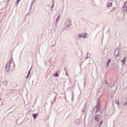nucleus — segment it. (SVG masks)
I'll return each instance as SVG.
<instances>
[{"instance_id":"obj_13","label":"nucleus","mask_w":127,"mask_h":127,"mask_svg":"<svg viewBox=\"0 0 127 127\" xmlns=\"http://www.w3.org/2000/svg\"><path fill=\"white\" fill-rule=\"evenodd\" d=\"M115 103L117 105H118V106H120V101H119V99H116Z\"/></svg>"},{"instance_id":"obj_30","label":"nucleus","mask_w":127,"mask_h":127,"mask_svg":"<svg viewBox=\"0 0 127 127\" xmlns=\"http://www.w3.org/2000/svg\"><path fill=\"white\" fill-rule=\"evenodd\" d=\"M66 21H68V19H66Z\"/></svg>"},{"instance_id":"obj_7","label":"nucleus","mask_w":127,"mask_h":127,"mask_svg":"<svg viewBox=\"0 0 127 127\" xmlns=\"http://www.w3.org/2000/svg\"><path fill=\"white\" fill-rule=\"evenodd\" d=\"M127 61V57L124 58L123 60H121V62L123 65H125L126 64V62Z\"/></svg>"},{"instance_id":"obj_25","label":"nucleus","mask_w":127,"mask_h":127,"mask_svg":"<svg viewBox=\"0 0 127 127\" xmlns=\"http://www.w3.org/2000/svg\"><path fill=\"white\" fill-rule=\"evenodd\" d=\"M0 101H1V98H0Z\"/></svg>"},{"instance_id":"obj_12","label":"nucleus","mask_w":127,"mask_h":127,"mask_svg":"<svg viewBox=\"0 0 127 127\" xmlns=\"http://www.w3.org/2000/svg\"><path fill=\"white\" fill-rule=\"evenodd\" d=\"M59 18H60V16H58L56 20L55 24H57L58 23V21H59Z\"/></svg>"},{"instance_id":"obj_15","label":"nucleus","mask_w":127,"mask_h":127,"mask_svg":"<svg viewBox=\"0 0 127 127\" xmlns=\"http://www.w3.org/2000/svg\"><path fill=\"white\" fill-rule=\"evenodd\" d=\"M103 120L100 122V124L99 125L98 127H102V125H103Z\"/></svg>"},{"instance_id":"obj_9","label":"nucleus","mask_w":127,"mask_h":127,"mask_svg":"<svg viewBox=\"0 0 127 127\" xmlns=\"http://www.w3.org/2000/svg\"><path fill=\"white\" fill-rule=\"evenodd\" d=\"M77 37L79 39L82 38V37L83 38L84 37V34H79L78 36Z\"/></svg>"},{"instance_id":"obj_8","label":"nucleus","mask_w":127,"mask_h":127,"mask_svg":"<svg viewBox=\"0 0 127 127\" xmlns=\"http://www.w3.org/2000/svg\"><path fill=\"white\" fill-rule=\"evenodd\" d=\"M107 7H112L113 6V2H109L107 3Z\"/></svg>"},{"instance_id":"obj_3","label":"nucleus","mask_w":127,"mask_h":127,"mask_svg":"<svg viewBox=\"0 0 127 127\" xmlns=\"http://www.w3.org/2000/svg\"><path fill=\"white\" fill-rule=\"evenodd\" d=\"M122 11H127V2H124V5L121 8Z\"/></svg>"},{"instance_id":"obj_11","label":"nucleus","mask_w":127,"mask_h":127,"mask_svg":"<svg viewBox=\"0 0 127 127\" xmlns=\"http://www.w3.org/2000/svg\"><path fill=\"white\" fill-rule=\"evenodd\" d=\"M112 61V60L111 59H108V62H107V64L106 65V68H108V67L109 66V64H110V63H111V62Z\"/></svg>"},{"instance_id":"obj_2","label":"nucleus","mask_w":127,"mask_h":127,"mask_svg":"<svg viewBox=\"0 0 127 127\" xmlns=\"http://www.w3.org/2000/svg\"><path fill=\"white\" fill-rule=\"evenodd\" d=\"M101 111V109L100 107H95L92 110V113H94V114H97L98 112H100Z\"/></svg>"},{"instance_id":"obj_24","label":"nucleus","mask_w":127,"mask_h":127,"mask_svg":"<svg viewBox=\"0 0 127 127\" xmlns=\"http://www.w3.org/2000/svg\"><path fill=\"white\" fill-rule=\"evenodd\" d=\"M71 100H73V96H72L71 97Z\"/></svg>"},{"instance_id":"obj_18","label":"nucleus","mask_w":127,"mask_h":127,"mask_svg":"<svg viewBox=\"0 0 127 127\" xmlns=\"http://www.w3.org/2000/svg\"><path fill=\"white\" fill-rule=\"evenodd\" d=\"M30 71H31V68L30 69L28 73V76L26 77V78H28V77H29V75H30Z\"/></svg>"},{"instance_id":"obj_5","label":"nucleus","mask_w":127,"mask_h":127,"mask_svg":"<svg viewBox=\"0 0 127 127\" xmlns=\"http://www.w3.org/2000/svg\"><path fill=\"white\" fill-rule=\"evenodd\" d=\"M100 118H101V115H96L94 117V120L96 122H99L100 121Z\"/></svg>"},{"instance_id":"obj_1","label":"nucleus","mask_w":127,"mask_h":127,"mask_svg":"<svg viewBox=\"0 0 127 127\" xmlns=\"http://www.w3.org/2000/svg\"><path fill=\"white\" fill-rule=\"evenodd\" d=\"M11 61H10L5 65V68L7 72H8V71H9V69L10 68V64H11Z\"/></svg>"},{"instance_id":"obj_27","label":"nucleus","mask_w":127,"mask_h":127,"mask_svg":"<svg viewBox=\"0 0 127 127\" xmlns=\"http://www.w3.org/2000/svg\"><path fill=\"white\" fill-rule=\"evenodd\" d=\"M64 98H65V100H66V96H65V97H64Z\"/></svg>"},{"instance_id":"obj_21","label":"nucleus","mask_w":127,"mask_h":127,"mask_svg":"<svg viewBox=\"0 0 127 127\" xmlns=\"http://www.w3.org/2000/svg\"><path fill=\"white\" fill-rule=\"evenodd\" d=\"M66 27H70V25L67 24V25H66Z\"/></svg>"},{"instance_id":"obj_16","label":"nucleus","mask_w":127,"mask_h":127,"mask_svg":"<svg viewBox=\"0 0 127 127\" xmlns=\"http://www.w3.org/2000/svg\"><path fill=\"white\" fill-rule=\"evenodd\" d=\"M123 107L124 108L127 107V102H126L124 103V104Z\"/></svg>"},{"instance_id":"obj_23","label":"nucleus","mask_w":127,"mask_h":127,"mask_svg":"<svg viewBox=\"0 0 127 127\" xmlns=\"http://www.w3.org/2000/svg\"><path fill=\"white\" fill-rule=\"evenodd\" d=\"M68 23H71V21L69 20L68 21Z\"/></svg>"},{"instance_id":"obj_6","label":"nucleus","mask_w":127,"mask_h":127,"mask_svg":"<svg viewBox=\"0 0 127 127\" xmlns=\"http://www.w3.org/2000/svg\"><path fill=\"white\" fill-rule=\"evenodd\" d=\"M95 107H97L100 108L101 107V101L100 100V99H98L97 100V103Z\"/></svg>"},{"instance_id":"obj_10","label":"nucleus","mask_w":127,"mask_h":127,"mask_svg":"<svg viewBox=\"0 0 127 127\" xmlns=\"http://www.w3.org/2000/svg\"><path fill=\"white\" fill-rule=\"evenodd\" d=\"M32 116L34 120H35V119L38 117V113L33 114Z\"/></svg>"},{"instance_id":"obj_4","label":"nucleus","mask_w":127,"mask_h":127,"mask_svg":"<svg viewBox=\"0 0 127 127\" xmlns=\"http://www.w3.org/2000/svg\"><path fill=\"white\" fill-rule=\"evenodd\" d=\"M114 55L116 56V57L120 56V49H119V48H117L115 51Z\"/></svg>"},{"instance_id":"obj_26","label":"nucleus","mask_w":127,"mask_h":127,"mask_svg":"<svg viewBox=\"0 0 127 127\" xmlns=\"http://www.w3.org/2000/svg\"><path fill=\"white\" fill-rule=\"evenodd\" d=\"M2 105H3V103H2V104H1V106H2Z\"/></svg>"},{"instance_id":"obj_17","label":"nucleus","mask_w":127,"mask_h":127,"mask_svg":"<svg viewBox=\"0 0 127 127\" xmlns=\"http://www.w3.org/2000/svg\"><path fill=\"white\" fill-rule=\"evenodd\" d=\"M54 76L55 77H58V71H57V72H56V73H54Z\"/></svg>"},{"instance_id":"obj_20","label":"nucleus","mask_w":127,"mask_h":127,"mask_svg":"<svg viewBox=\"0 0 127 127\" xmlns=\"http://www.w3.org/2000/svg\"><path fill=\"white\" fill-rule=\"evenodd\" d=\"M53 5H52V6L51 7V9H52V8H53V6L54 5V0H53Z\"/></svg>"},{"instance_id":"obj_28","label":"nucleus","mask_w":127,"mask_h":127,"mask_svg":"<svg viewBox=\"0 0 127 127\" xmlns=\"http://www.w3.org/2000/svg\"><path fill=\"white\" fill-rule=\"evenodd\" d=\"M85 110H82V112H84Z\"/></svg>"},{"instance_id":"obj_19","label":"nucleus","mask_w":127,"mask_h":127,"mask_svg":"<svg viewBox=\"0 0 127 127\" xmlns=\"http://www.w3.org/2000/svg\"><path fill=\"white\" fill-rule=\"evenodd\" d=\"M88 34H85L84 35H83V38H88V36H87Z\"/></svg>"},{"instance_id":"obj_29","label":"nucleus","mask_w":127,"mask_h":127,"mask_svg":"<svg viewBox=\"0 0 127 127\" xmlns=\"http://www.w3.org/2000/svg\"><path fill=\"white\" fill-rule=\"evenodd\" d=\"M65 75H66V76H67V73H65Z\"/></svg>"},{"instance_id":"obj_14","label":"nucleus","mask_w":127,"mask_h":127,"mask_svg":"<svg viewBox=\"0 0 127 127\" xmlns=\"http://www.w3.org/2000/svg\"><path fill=\"white\" fill-rule=\"evenodd\" d=\"M8 83V81H7V80H5L3 81V84L4 85V86H6Z\"/></svg>"},{"instance_id":"obj_22","label":"nucleus","mask_w":127,"mask_h":127,"mask_svg":"<svg viewBox=\"0 0 127 127\" xmlns=\"http://www.w3.org/2000/svg\"><path fill=\"white\" fill-rule=\"evenodd\" d=\"M20 0H17V3H18V2H19V1H20Z\"/></svg>"}]
</instances>
